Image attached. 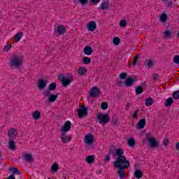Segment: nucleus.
Instances as JSON below:
<instances>
[{"mask_svg": "<svg viewBox=\"0 0 179 179\" xmlns=\"http://www.w3.org/2000/svg\"><path fill=\"white\" fill-rule=\"evenodd\" d=\"M124 150L121 148L116 150V160L113 162V166L115 169H118L117 174L120 179L125 177V169L129 167V161L127 160V157L124 155Z\"/></svg>", "mask_w": 179, "mask_h": 179, "instance_id": "nucleus-1", "label": "nucleus"}, {"mask_svg": "<svg viewBox=\"0 0 179 179\" xmlns=\"http://www.w3.org/2000/svg\"><path fill=\"white\" fill-rule=\"evenodd\" d=\"M9 65L12 69H19L23 65V58L19 55H14L10 59Z\"/></svg>", "mask_w": 179, "mask_h": 179, "instance_id": "nucleus-2", "label": "nucleus"}, {"mask_svg": "<svg viewBox=\"0 0 179 179\" xmlns=\"http://www.w3.org/2000/svg\"><path fill=\"white\" fill-rule=\"evenodd\" d=\"M96 118L99 121V123L103 125V127L104 125H106V124H108V122H110V116H108V114L99 113L96 115Z\"/></svg>", "mask_w": 179, "mask_h": 179, "instance_id": "nucleus-3", "label": "nucleus"}, {"mask_svg": "<svg viewBox=\"0 0 179 179\" xmlns=\"http://www.w3.org/2000/svg\"><path fill=\"white\" fill-rule=\"evenodd\" d=\"M45 97H47V100L50 103H54L58 99V95L56 94H51L50 90H46L43 92Z\"/></svg>", "mask_w": 179, "mask_h": 179, "instance_id": "nucleus-4", "label": "nucleus"}, {"mask_svg": "<svg viewBox=\"0 0 179 179\" xmlns=\"http://www.w3.org/2000/svg\"><path fill=\"white\" fill-rule=\"evenodd\" d=\"M83 141L85 145L91 146V145H93V142H94V136H93L92 134H86L84 137Z\"/></svg>", "mask_w": 179, "mask_h": 179, "instance_id": "nucleus-5", "label": "nucleus"}, {"mask_svg": "<svg viewBox=\"0 0 179 179\" xmlns=\"http://www.w3.org/2000/svg\"><path fill=\"white\" fill-rule=\"evenodd\" d=\"M17 135H18L17 130L15 129H10L8 130V136L9 141H15Z\"/></svg>", "mask_w": 179, "mask_h": 179, "instance_id": "nucleus-6", "label": "nucleus"}, {"mask_svg": "<svg viewBox=\"0 0 179 179\" xmlns=\"http://www.w3.org/2000/svg\"><path fill=\"white\" fill-rule=\"evenodd\" d=\"M60 139L62 143H68V142H71V141H72V136H68L66 132H62Z\"/></svg>", "mask_w": 179, "mask_h": 179, "instance_id": "nucleus-7", "label": "nucleus"}, {"mask_svg": "<svg viewBox=\"0 0 179 179\" xmlns=\"http://www.w3.org/2000/svg\"><path fill=\"white\" fill-rule=\"evenodd\" d=\"M72 126V123L71 121H67L65 122L64 125L61 127V132H68V131H71V127Z\"/></svg>", "mask_w": 179, "mask_h": 179, "instance_id": "nucleus-8", "label": "nucleus"}, {"mask_svg": "<svg viewBox=\"0 0 179 179\" xmlns=\"http://www.w3.org/2000/svg\"><path fill=\"white\" fill-rule=\"evenodd\" d=\"M87 29L88 31H94L96 29H97V24L94 21H90L88 24H87Z\"/></svg>", "mask_w": 179, "mask_h": 179, "instance_id": "nucleus-9", "label": "nucleus"}, {"mask_svg": "<svg viewBox=\"0 0 179 179\" xmlns=\"http://www.w3.org/2000/svg\"><path fill=\"white\" fill-rule=\"evenodd\" d=\"M100 94V89L97 87H94L91 89L90 95L91 97H97Z\"/></svg>", "mask_w": 179, "mask_h": 179, "instance_id": "nucleus-10", "label": "nucleus"}, {"mask_svg": "<svg viewBox=\"0 0 179 179\" xmlns=\"http://www.w3.org/2000/svg\"><path fill=\"white\" fill-rule=\"evenodd\" d=\"M148 142L150 148H157L159 146V142H157L155 138H148Z\"/></svg>", "mask_w": 179, "mask_h": 179, "instance_id": "nucleus-11", "label": "nucleus"}, {"mask_svg": "<svg viewBox=\"0 0 179 179\" xmlns=\"http://www.w3.org/2000/svg\"><path fill=\"white\" fill-rule=\"evenodd\" d=\"M59 79L61 80L63 86H68V85H69L71 82V80L65 78V76H64V74L60 75Z\"/></svg>", "mask_w": 179, "mask_h": 179, "instance_id": "nucleus-12", "label": "nucleus"}, {"mask_svg": "<svg viewBox=\"0 0 179 179\" xmlns=\"http://www.w3.org/2000/svg\"><path fill=\"white\" fill-rule=\"evenodd\" d=\"M78 113L79 118H83V117L87 114V108L85 107H81L78 109Z\"/></svg>", "mask_w": 179, "mask_h": 179, "instance_id": "nucleus-13", "label": "nucleus"}, {"mask_svg": "<svg viewBox=\"0 0 179 179\" xmlns=\"http://www.w3.org/2000/svg\"><path fill=\"white\" fill-rule=\"evenodd\" d=\"M66 29L64 25H59L56 30H55V33H58L59 36H62V34H65Z\"/></svg>", "mask_w": 179, "mask_h": 179, "instance_id": "nucleus-14", "label": "nucleus"}, {"mask_svg": "<svg viewBox=\"0 0 179 179\" xmlns=\"http://www.w3.org/2000/svg\"><path fill=\"white\" fill-rule=\"evenodd\" d=\"M46 86H47V83H45V80H38V81L37 83L38 89H40L41 90H43L45 89Z\"/></svg>", "mask_w": 179, "mask_h": 179, "instance_id": "nucleus-15", "label": "nucleus"}, {"mask_svg": "<svg viewBox=\"0 0 179 179\" xmlns=\"http://www.w3.org/2000/svg\"><path fill=\"white\" fill-rule=\"evenodd\" d=\"M24 160L25 162H29L31 163V162H34V157H33V155L29 154V153H25L23 155Z\"/></svg>", "mask_w": 179, "mask_h": 179, "instance_id": "nucleus-16", "label": "nucleus"}, {"mask_svg": "<svg viewBox=\"0 0 179 179\" xmlns=\"http://www.w3.org/2000/svg\"><path fill=\"white\" fill-rule=\"evenodd\" d=\"M32 118L37 121L38 120H40L41 118V112L40 110H35L32 113Z\"/></svg>", "mask_w": 179, "mask_h": 179, "instance_id": "nucleus-17", "label": "nucleus"}, {"mask_svg": "<svg viewBox=\"0 0 179 179\" xmlns=\"http://www.w3.org/2000/svg\"><path fill=\"white\" fill-rule=\"evenodd\" d=\"M109 8L110 3L107 1L102 2L99 6V9H101V10H108Z\"/></svg>", "mask_w": 179, "mask_h": 179, "instance_id": "nucleus-18", "label": "nucleus"}, {"mask_svg": "<svg viewBox=\"0 0 179 179\" xmlns=\"http://www.w3.org/2000/svg\"><path fill=\"white\" fill-rule=\"evenodd\" d=\"M135 82V80H134V78H128L127 79H126V80L124 81V85L127 86L129 87H131V86H133L134 83Z\"/></svg>", "mask_w": 179, "mask_h": 179, "instance_id": "nucleus-19", "label": "nucleus"}, {"mask_svg": "<svg viewBox=\"0 0 179 179\" xmlns=\"http://www.w3.org/2000/svg\"><path fill=\"white\" fill-rule=\"evenodd\" d=\"M145 125H146V119H141L138 122V129H143V128H145Z\"/></svg>", "mask_w": 179, "mask_h": 179, "instance_id": "nucleus-20", "label": "nucleus"}, {"mask_svg": "<svg viewBox=\"0 0 179 179\" xmlns=\"http://www.w3.org/2000/svg\"><path fill=\"white\" fill-rule=\"evenodd\" d=\"M93 52V49L90 46H85L84 48V53L85 55H92Z\"/></svg>", "mask_w": 179, "mask_h": 179, "instance_id": "nucleus-21", "label": "nucleus"}, {"mask_svg": "<svg viewBox=\"0 0 179 179\" xmlns=\"http://www.w3.org/2000/svg\"><path fill=\"white\" fill-rule=\"evenodd\" d=\"M173 103H174V101H173V98L169 97L165 101L164 106L165 107H171V106H173Z\"/></svg>", "mask_w": 179, "mask_h": 179, "instance_id": "nucleus-22", "label": "nucleus"}, {"mask_svg": "<svg viewBox=\"0 0 179 179\" xmlns=\"http://www.w3.org/2000/svg\"><path fill=\"white\" fill-rule=\"evenodd\" d=\"M134 176L138 179L142 178L143 177V173H142V171L136 169L134 172Z\"/></svg>", "mask_w": 179, "mask_h": 179, "instance_id": "nucleus-23", "label": "nucleus"}, {"mask_svg": "<svg viewBox=\"0 0 179 179\" xmlns=\"http://www.w3.org/2000/svg\"><path fill=\"white\" fill-rule=\"evenodd\" d=\"M23 36V33L19 32L14 36V40L15 43H19L20 41V38Z\"/></svg>", "mask_w": 179, "mask_h": 179, "instance_id": "nucleus-24", "label": "nucleus"}, {"mask_svg": "<svg viewBox=\"0 0 179 179\" xmlns=\"http://www.w3.org/2000/svg\"><path fill=\"white\" fill-rule=\"evenodd\" d=\"M159 20L162 23H166L167 22V15L165 13L162 14L159 17Z\"/></svg>", "mask_w": 179, "mask_h": 179, "instance_id": "nucleus-25", "label": "nucleus"}, {"mask_svg": "<svg viewBox=\"0 0 179 179\" xmlns=\"http://www.w3.org/2000/svg\"><path fill=\"white\" fill-rule=\"evenodd\" d=\"M83 62L85 65H89V64L92 62V59H90V57H84L83 58Z\"/></svg>", "mask_w": 179, "mask_h": 179, "instance_id": "nucleus-26", "label": "nucleus"}, {"mask_svg": "<svg viewBox=\"0 0 179 179\" xmlns=\"http://www.w3.org/2000/svg\"><path fill=\"white\" fill-rule=\"evenodd\" d=\"M145 106H147V107H150V106H152L153 104V99L152 98H147L145 99Z\"/></svg>", "mask_w": 179, "mask_h": 179, "instance_id": "nucleus-27", "label": "nucleus"}, {"mask_svg": "<svg viewBox=\"0 0 179 179\" xmlns=\"http://www.w3.org/2000/svg\"><path fill=\"white\" fill-rule=\"evenodd\" d=\"M8 148L10 150H13V149L16 148V145H15V141H13V140H10V142H8Z\"/></svg>", "mask_w": 179, "mask_h": 179, "instance_id": "nucleus-28", "label": "nucleus"}, {"mask_svg": "<svg viewBox=\"0 0 179 179\" xmlns=\"http://www.w3.org/2000/svg\"><path fill=\"white\" fill-rule=\"evenodd\" d=\"M93 162H94V155H88L87 157V162L89 164H92V163H93Z\"/></svg>", "mask_w": 179, "mask_h": 179, "instance_id": "nucleus-29", "label": "nucleus"}, {"mask_svg": "<svg viewBox=\"0 0 179 179\" xmlns=\"http://www.w3.org/2000/svg\"><path fill=\"white\" fill-rule=\"evenodd\" d=\"M59 167V165H58V164L57 163L53 164L51 166L52 171H53V173H57V171H58Z\"/></svg>", "mask_w": 179, "mask_h": 179, "instance_id": "nucleus-30", "label": "nucleus"}, {"mask_svg": "<svg viewBox=\"0 0 179 179\" xmlns=\"http://www.w3.org/2000/svg\"><path fill=\"white\" fill-rule=\"evenodd\" d=\"M57 89V84L55 83H52L49 85V92L55 90Z\"/></svg>", "mask_w": 179, "mask_h": 179, "instance_id": "nucleus-31", "label": "nucleus"}, {"mask_svg": "<svg viewBox=\"0 0 179 179\" xmlns=\"http://www.w3.org/2000/svg\"><path fill=\"white\" fill-rule=\"evenodd\" d=\"M142 93H143V87H142L141 86H138L136 88V94H142Z\"/></svg>", "mask_w": 179, "mask_h": 179, "instance_id": "nucleus-32", "label": "nucleus"}, {"mask_svg": "<svg viewBox=\"0 0 179 179\" xmlns=\"http://www.w3.org/2000/svg\"><path fill=\"white\" fill-rule=\"evenodd\" d=\"M9 171H12L13 174H17V175L20 174V171H19V170L15 167H10L9 169Z\"/></svg>", "mask_w": 179, "mask_h": 179, "instance_id": "nucleus-33", "label": "nucleus"}, {"mask_svg": "<svg viewBox=\"0 0 179 179\" xmlns=\"http://www.w3.org/2000/svg\"><path fill=\"white\" fill-rule=\"evenodd\" d=\"M135 139L134 138H129L128 140V145L129 146H130L131 148H134V146H135Z\"/></svg>", "mask_w": 179, "mask_h": 179, "instance_id": "nucleus-34", "label": "nucleus"}, {"mask_svg": "<svg viewBox=\"0 0 179 179\" xmlns=\"http://www.w3.org/2000/svg\"><path fill=\"white\" fill-rule=\"evenodd\" d=\"M164 36L166 38H171V31L169 30H166L164 33Z\"/></svg>", "mask_w": 179, "mask_h": 179, "instance_id": "nucleus-35", "label": "nucleus"}, {"mask_svg": "<svg viewBox=\"0 0 179 179\" xmlns=\"http://www.w3.org/2000/svg\"><path fill=\"white\" fill-rule=\"evenodd\" d=\"M87 72V70L85 67H81L78 69L79 75H85Z\"/></svg>", "mask_w": 179, "mask_h": 179, "instance_id": "nucleus-36", "label": "nucleus"}, {"mask_svg": "<svg viewBox=\"0 0 179 179\" xmlns=\"http://www.w3.org/2000/svg\"><path fill=\"white\" fill-rule=\"evenodd\" d=\"M145 66L148 68H152V66H153V62L152 60L145 61Z\"/></svg>", "mask_w": 179, "mask_h": 179, "instance_id": "nucleus-37", "label": "nucleus"}, {"mask_svg": "<svg viewBox=\"0 0 179 179\" xmlns=\"http://www.w3.org/2000/svg\"><path fill=\"white\" fill-rule=\"evenodd\" d=\"M172 96L175 100H178L179 99V91L173 92V94Z\"/></svg>", "mask_w": 179, "mask_h": 179, "instance_id": "nucleus-38", "label": "nucleus"}, {"mask_svg": "<svg viewBox=\"0 0 179 179\" xmlns=\"http://www.w3.org/2000/svg\"><path fill=\"white\" fill-rule=\"evenodd\" d=\"M120 27H127V20H122L120 22Z\"/></svg>", "mask_w": 179, "mask_h": 179, "instance_id": "nucleus-39", "label": "nucleus"}, {"mask_svg": "<svg viewBox=\"0 0 179 179\" xmlns=\"http://www.w3.org/2000/svg\"><path fill=\"white\" fill-rule=\"evenodd\" d=\"M101 108H102V110H107V108H108V104L106 102H103L101 105Z\"/></svg>", "mask_w": 179, "mask_h": 179, "instance_id": "nucleus-40", "label": "nucleus"}, {"mask_svg": "<svg viewBox=\"0 0 179 179\" xmlns=\"http://www.w3.org/2000/svg\"><path fill=\"white\" fill-rule=\"evenodd\" d=\"M113 44H115V45H118V44H120V38L118 37H115L113 38Z\"/></svg>", "mask_w": 179, "mask_h": 179, "instance_id": "nucleus-41", "label": "nucleus"}, {"mask_svg": "<svg viewBox=\"0 0 179 179\" xmlns=\"http://www.w3.org/2000/svg\"><path fill=\"white\" fill-rule=\"evenodd\" d=\"M11 48H12V45H7L6 47H4L3 51L5 52H8V51H9V50H10Z\"/></svg>", "mask_w": 179, "mask_h": 179, "instance_id": "nucleus-42", "label": "nucleus"}, {"mask_svg": "<svg viewBox=\"0 0 179 179\" xmlns=\"http://www.w3.org/2000/svg\"><path fill=\"white\" fill-rule=\"evenodd\" d=\"M79 2L83 5V6H85V5H87L89 0H79Z\"/></svg>", "mask_w": 179, "mask_h": 179, "instance_id": "nucleus-43", "label": "nucleus"}, {"mask_svg": "<svg viewBox=\"0 0 179 179\" xmlns=\"http://www.w3.org/2000/svg\"><path fill=\"white\" fill-rule=\"evenodd\" d=\"M173 62L175 64H179V55H175L173 57Z\"/></svg>", "mask_w": 179, "mask_h": 179, "instance_id": "nucleus-44", "label": "nucleus"}, {"mask_svg": "<svg viewBox=\"0 0 179 179\" xmlns=\"http://www.w3.org/2000/svg\"><path fill=\"white\" fill-rule=\"evenodd\" d=\"M138 58H139V56L138 55H136L133 60V65L135 66L136 65V63L138 62Z\"/></svg>", "mask_w": 179, "mask_h": 179, "instance_id": "nucleus-45", "label": "nucleus"}, {"mask_svg": "<svg viewBox=\"0 0 179 179\" xmlns=\"http://www.w3.org/2000/svg\"><path fill=\"white\" fill-rule=\"evenodd\" d=\"M163 143H164V146H167L169 145L170 142L169 141V139L164 138L163 141Z\"/></svg>", "mask_w": 179, "mask_h": 179, "instance_id": "nucleus-46", "label": "nucleus"}, {"mask_svg": "<svg viewBox=\"0 0 179 179\" xmlns=\"http://www.w3.org/2000/svg\"><path fill=\"white\" fill-rule=\"evenodd\" d=\"M127 78V73H122L120 75V79H125Z\"/></svg>", "mask_w": 179, "mask_h": 179, "instance_id": "nucleus-47", "label": "nucleus"}, {"mask_svg": "<svg viewBox=\"0 0 179 179\" xmlns=\"http://www.w3.org/2000/svg\"><path fill=\"white\" fill-rule=\"evenodd\" d=\"M138 117V110H135L133 114V118L134 120H136V117Z\"/></svg>", "mask_w": 179, "mask_h": 179, "instance_id": "nucleus-48", "label": "nucleus"}, {"mask_svg": "<svg viewBox=\"0 0 179 179\" xmlns=\"http://www.w3.org/2000/svg\"><path fill=\"white\" fill-rule=\"evenodd\" d=\"M101 0H91V3H93V5H97L99 2H100Z\"/></svg>", "mask_w": 179, "mask_h": 179, "instance_id": "nucleus-49", "label": "nucleus"}, {"mask_svg": "<svg viewBox=\"0 0 179 179\" xmlns=\"http://www.w3.org/2000/svg\"><path fill=\"white\" fill-rule=\"evenodd\" d=\"M110 159H111V157H110V155H106L104 162H110Z\"/></svg>", "mask_w": 179, "mask_h": 179, "instance_id": "nucleus-50", "label": "nucleus"}, {"mask_svg": "<svg viewBox=\"0 0 179 179\" xmlns=\"http://www.w3.org/2000/svg\"><path fill=\"white\" fill-rule=\"evenodd\" d=\"M173 6V3L171 1H169L166 3V8H171Z\"/></svg>", "mask_w": 179, "mask_h": 179, "instance_id": "nucleus-51", "label": "nucleus"}, {"mask_svg": "<svg viewBox=\"0 0 179 179\" xmlns=\"http://www.w3.org/2000/svg\"><path fill=\"white\" fill-rule=\"evenodd\" d=\"M8 179H16V178H15V175L11 174V175L8 178Z\"/></svg>", "mask_w": 179, "mask_h": 179, "instance_id": "nucleus-52", "label": "nucleus"}, {"mask_svg": "<svg viewBox=\"0 0 179 179\" xmlns=\"http://www.w3.org/2000/svg\"><path fill=\"white\" fill-rule=\"evenodd\" d=\"M0 160L1 161L3 160V158L2 157V155H1V151H0ZM0 164H2V163L0 162Z\"/></svg>", "mask_w": 179, "mask_h": 179, "instance_id": "nucleus-53", "label": "nucleus"}, {"mask_svg": "<svg viewBox=\"0 0 179 179\" xmlns=\"http://www.w3.org/2000/svg\"><path fill=\"white\" fill-rule=\"evenodd\" d=\"M176 149H177V150H179V143L176 144Z\"/></svg>", "mask_w": 179, "mask_h": 179, "instance_id": "nucleus-54", "label": "nucleus"}, {"mask_svg": "<svg viewBox=\"0 0 179 179\" xmlns=\"http://www.w3.org/2000/svg\"><path fill=\"white\" fill-rule=\"evenodd\" d=\"M131 107V105L128 103L126 106V108H129Z\"/></svg>", "mask_w": 179, "mask_h": 179, "instance_id": "nucleus-55", "label": "nucleus"}, {"mask_svg": "<svg viewBox=\"0 0 179 179\" xmlns=\"http://www.w3.org/2000/svg\"><path fill=\"white\" fill-rule=\"evenodd\" d=\"M117 85H118L119 86H122V85L121 84V83H120V81H117Z\"/></svg>", "mask_w": 179, "mask_h": 179, "instance_id": "nucleus-56", "label": "nucleus"}, {"mask_svg": "<svg viewBox=\"0 0 179 179\" xmlns=\"http://www.w3.org/2000/svg\"><path fill=\"white\" fill-rule=\"evenodd\" d=\"M164 1V2H166V1H168V0H163Z\"/></svg>", "mask_w": 179, "mask_h": 179, "instance_id": "nucleus-57", "label": "nucleus"}, {"mask_svg": "<svg viewBox=\"0 0 179 179\" xmlns=\"http://www.w3.org/2000/svg\"><path fill=\"white\" fill-rule=\"evenodd\" d=\"M178 37L179 38V32L178 33Z\"/></svg>", "mask_w": 179, "mask_h": 179, "instance_id": "nucleus-58", "label": "nucleus"}, {"mask_svg": "<svg viewBox=\"0 0 179 179\" xmlns=\"http://www.w3.org/2000/svg\"><path fill=\"white\" fill-rule=\"evenodd\" d=\"M48 179H51V178H48Z\"/></svg>", "mask_w": 179, "mask_h": 179, "instance_id": "nucleus-59", "label": "nucleus"}]
</instances>
